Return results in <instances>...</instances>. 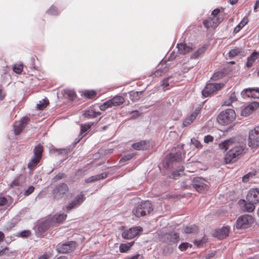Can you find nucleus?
<instances>
[{
	"instance_id": "f257e3e1",
	"label": "nucleus",
	"mask_w": 259,
	"mask_h": 259,
	"mask_svg": "<svg viewBox=\"0 0 259 259\" xmlns=\"http://www.w3.org/2000/svg\"><path fill=\"white\" fill-rule=\"evenodd\" d=\"M236 118V113L234 110L227 109L222 111L218 115L217 120L218 122L224 125L231 123Z\"/></svg>"
},
{
	"instance_id": "f03ea898",
	"label": "nucleus",
	"mask_w": 259,
	"mask_h": 259,
	"mask_svg": "<svg viewBox=\"0 0 259 259\" xmlns=\"http://www.w3.org/2000/svg\"><path fill=\"white\" fill-rule=\"evenodd\" d=\"M152 210L150 202L145 201L136 205L133 209V213L137 217H141L149 213Z\"/></svg>"
},
{
	"instance_id": "7ed1b4c3",
	"label": "nucleus",
	"mask_w": 259,
	"mask_h": 259,
	"mask_svg": "<svg viewBox=\"0 0 259 259\" xmlns=\"http://www.w3.org/2000/svg\"><path fill=\"white\" fill-rule=\"evenodd\" d=\"M42 151L43 147L41 145H38L34 147L33 149L34 155L28 163V167L30 169L32 170L35 168L39 163L41 158Z\"/></svg>"
},
{
	"instance_id": "20e7f679",
	"label": "nucleus",
	"mask_w": 259,
	"mask_h": 259,
	"mask_svg": "<svg viewBox=\"0 0 259 259\" xmlns=\"http://www.w3.org/2000/svg\"><path fill=\"white\" fill-rule=\"evenodd\" d=\"M52 220L48 218L46 220L39 222L33 228L35 234L38 237L43 236L50 227H53Z\"/></svg>"
},
{
	"instance_id": "39448f33",
	"label": "nucleus",
	"mask_w": 259,
	"mask_h": 259,
	"mask_svg": "<svg viewBox=\"0 0 259 259\" xmlns=\"http://www.w3.org/2000/svg\"><path fill=\"white\" fill-rule=\"evenodd\" d=\"M124 99L121 96H115L111 99L105 102L103 104L99 106V109L101 111H105L107 108L112 106H118L123 103Z\"/></svg>"
},
{
	"instance_id": "423d86ee",
	"label": "nucleus",
	"mask_w": 259,
	"mask_h": 259,
	"mask_svg": "<svg viewBox=\"0 0 259 259\" xmlns=\"http://www.w3.org/2000/svg\"><path fill=\"white\" fill-rule=\"evenodd\" d=\"M248 146L252 149L259 147V126H255L249 132Z\"/></svg>"
},
{
	"instance_id": "0eeeda50",
	"label": "nucleus",
	"mask_w": 259,
	"mask_h": 259,
	"mask_svg": "<svg viewBox=\"0 0 259 259\" xmlns=\"http://www.w3.org/2000/svg\"><path fill=\"white\" fill-rule=\"evenodd\" d=\"M253 222V219L251 215H242L238 218L235 226L238 229H246L248 228Z\"/></svg>"
},
{
	"instance_id": "6e6552de",
	"label": "nucleus",
	"mask_w": 259,
	"mask_h": 259,
	"mask_svg": "<svg viewBox=\"0 0 259 259\" xmlns=\"http://www.w3.org/2000/svg\"><path fill=\"white\" fill-rule=\"evenodd\" d=\"M192 185L200 193H203L208 189L207 182L202 178H194L192 181Z\"/></svg>"
},
{
	"instance_id": "1a4fd4ad",
	"label": "nucleus",
	"mask_w": 259,
	"mask_h": 259,
	"mask_svg": "<svg viewBox=\"0 0 259 259\" xmlns=\"http://www.w3.org/2000/svg\"><path fill=\"white\" fill-rule=\"evenodd\" d=\"M68 190L69 188L66 184L61 183L54 188L52 194L55 199H59L62 198Z\"/></svg>"
},
{
	"instance_id": "9d476101",
	"label": "nucleus",
	"mask_w": 259,
	"mask_h": 259,
	"mask_svg": "<svg viewBox=\"0 0 259 259\" xmlns=\"http://www.w3.org/2000/svg\"><path fill=\"white\" fill-rule=\"evenodd\" d=\"M224 84L219 83H210L206 84L204 89L202 91V94L203 96L206 97L217 91L220 90Z\"/></svg>"
},
{
	"instance_id": "9b49d317",
	"label": "nucleus",
	"mask_w": 259,
	"mask_h": 259,
	"mask_svg": "<svg viewBox=\"0 0 259 259\" xmlns=\"http://www.w3.org/2000/svg\"><path fill=\"white\" fill-rule=\"evenodd\" d=\"M76 247L74 241H69L65 243H59L57 246V250L62 253H68L73 251Z\"/></svg>"
},
{
	"instance_id": "f8f14e48",
	"label": "nucleus",
	"mask_w": 259,
	"mask_h": 259,
	"mask_svg": "<svg viewBox=\"0 0 259 259\" xmlns=\"http://www.w3.org/2000/svg\"><path fill=\"white\" fill-rule=\"evenodd\" d=\"M85 197L82 193L76 195L74 198L66 206L67 210L75 208L79 206L85 200Z\"/></svg>"
},
{
	"instance_id": "ddd939ff",
	"label": "nucleus",
	"mask_w": 259,
	"mask_h": 259,
	"mask_svg": "<svg viewBox=\"0 0 259 259\" xmlns=\"http://www.w3.org/2000/svg\"><path fill=\"white\" fill-rule=\"evenodd\" d=\"M142 231V228L141 227L138 226L131 228L122 233V237L126 239H132L139 235Z\"/></svg>"
},
{
	"instance_id": "4468645a",
	"label": "nucleus",
	"mask_w": 259,
	"mask_h": 259,
	"mask_svg": "<svg viewBox=\"0 0 259 259\" xmlns=\"http://www.w3.org/2000/svg\"><path fill=\"white\" fill-rule=\"evenodd\" d=\"M29 118L23 117L20 120L16 121L14 124V131L15 135H19L26 125Z\"/></svg>"
},
{
	"instance_id": "2eb2a0df",
	"label": "nucleus",
	"mask_w": 259,
	"mask_h": 259,
	"mask_svg": "<svg viewBox=\"0 0 259 259\" xmlns=\"http://www.w3.org/2000/svg\"><path fill=\"white\" fill-rule=\"evenodd\" d=\"M177 48L179 53L181 55H185L193 50L192 44L187 45L185 43H180L177 44Z\"/></svg>"
},
{
	"instance_id": "dca6fc26",
	"label": "nucleus",
	"mask_w": 259,
	"mask_h": 259,
	"mask_svg": "<svg viewBox=\"0 0 259 259\" xmlns=\"http://www.w3.org/2000/svg\"><path fill=\"white\" fill-rule=\"evenodd\" d=\"M247 199L248 201H252L256 203L258 202L259 189L252 188L250 189L247 195Z\"/></svg>"
},
{
	"instance_id": "f3484780",
	"label": "nucleus",
	"mask_w": 259,
	"mask_h": 259,
	"mask_svg": "<svg viewBox=\"0 0 259 259\" xmlns=\"http://www.w3.org/2000/svg\"><path fill=\"white\" fill-rule=\"evenodd\" d=\"M132 146L134 149L137 150H144L150 147V144L149 141L143 140L133 144Z\"/></svg>"
},
{
	"instance_id": "a211bd4d",
	"label": "nucleus",
	"mask_w": 259,
	"mask_h": 259,
	"mask_svg": "<svg viewBox=\"0 0 259 259\" xmlns=\"http://www.w3.org/2000/svg\"><path fill=\"white\" fill-rule=\"evenodd\" d=\"M230 228L228 226L222 227L216 230L215 236L219 239H223L228 236Z\"/></svg>"
},
{
	"instance_id": "6ab92c4d",
	"label": "nucleus",
	"mask_w": 259,
	"mask_h": 259,
	"mask_svg": "<svg viewBox=\"0 0 259 259\" xmlns=\"http://www.w3.org/2000/svg\"><path fill=\"white\" fill-rule=\"evenodd\" d=\"M67 214L64 213L57 214L53 217L49 218L53 222V227L56 226L57 224H61L66 219Z\"/></svg>"
},
{
	"instance_id": "aec40b11",
	"label": "nucleus",
	"mask_w": 259,
	"mask_h": 259,
	"mask_svg": "<svg viewBox=\"0 0 259 259\" xmlns=\"http://www.w3.org/2000/svg\"><path fill=\"white\" fill-rule=\"evenodd\" d=\"M25 181V177L23 175H20L16 178L13 181L11 182L10 184H8V185L13 188L15 186H19L22 185Z\"/></svg>"
},
{
	"instance_id": "412c9836",
	"label": "nucleus",
	"mask_w": 259,
	"mask_h": 259,
	"mask_svg": "<svg viewBox=\"0 0 259 259\" xmlns=\"http://www.w3.org/2000/svg\"><path fill=\"white\" fill-rule=\"evenodd\" d=\"M258 57L259 52H253L250 56L247 57L246 66L248 68L251 67L255 60L258 58Z\"/></svg>"
},
{
	"instance_id": "4be33fe9",
	"label": "nucleus",
	"mask_w": 259,
	"mask_h": 259,
	"mask_svg": "<svg viewBox=\"0 0 259 259\" xmlns=\"http://www.w3.org/2000/svg\"><path fill=\"white\" fill-rule=\"evenodd\" d=\"M109 173L108 172H103L100 174L96 175L95 176H92L87 179L85 180L86 183H91L93 182H95L96 181H98L100 180L104 179L106 178Z\"/></svg>"
},
{
	"instance_id": "5701e85b",
	"label": "nucleus",
	"mask_w": 259,
	"mask_h": 259,
	"mask_svg": "<svg viewBox=\"0 0 259 259\" xmlns=\"http://www.w3.org/2000/svg\"><path fill=\"white\" fill-rule=\"evenodd\" d=\"M237 55L245 56V53L242 48L235 47L234 49L231 50L229 52V57L232 58Z\"/></svg>"
},
{
	"instance_id": "b1692460",
	"label": "nucleus",
	"mask_w": 259,
	"mask_h": 259,
	"mask_svg": "<svg viewBox=\"0 0 259 259\" xmlns=\"http://www.w3.org/2000/svg\"><path fill=\"white\" fill-rule=\"evenodd\" d=\"M245 145L244 144H238L233 146L230 150L235 154L236 156L238 157L241 155L244 152Z\"/></svg>"
},
{
	"instance_id": "393cba45",
	"label": "nucleus",
	"mask_w": 259,
	"mask_h": 259,
	"mask_svg": "<svg viewBox=\"0 0 259 259\" xmlns=\"http://www.w3.org/2000/svg\"><path fill=\"white\" fill-rule=\"evenodd\" d=\"M198 112L199 110L196 109L195 111L190 115V116L188 117L184 120L183 125L184 126H186L192 123L196 119Z\"/></svg>"
},
{
	"instance_id": "a878e982",
	"label": "nucleus",
	"mask_w": 259,
	"mask_h": 259,
	"mask_svg": "<svg viewBox=\"0 0 259 259\" xmlns=\"http://www.w3.org/2000/svg\"><path fill=\"white\" fill-rule=\"evenodd\" d=\"M238 158L235 154L230 149L225 155V161L226 163H230L236 161Z\"/></svg>"
},
{
	"instance_id": "bb28decb",
	"label": "nucleus",
	"mask_w": 259,
	"mask_h": 259,
	"mask_svg": "<svg viewBox=\"0 0 259 259\" xmlns=\"http://www.w3.org/2000/svg\"><path fill=\"white\" fill-rule=\"evenodd\" d=\"M206 50L205 46H202L198 48L195 52L192 53L190 56L191 59H197L199 57L201 56L204 53Z\"/></svg>"
},
{
	"instance_id": "cd10ccee",
	"label": "nucleus",
	"mask_w": 259,
	"mask_h": 259,
	"mask_svg": "<svg viewBox=\"0 0 259 259\" xmlns=\"http://www.w3.org/2000/svg\"><path fill=\"white\" fill-rule=\"evenodd\" d=\"M162 64L161 66H159L157 69L153 73V75L154 77H159L162 76L163 74L165 73L168 70V68L165 65L162 67Z\"/></svg>"
},
{
	"instance_id": "c85d7f7f",
	"label": "nucleus",
	"mask_w": 259,
	"mask_h": 259,
	"mask_svg": "<svg viewBox=\"0 0 259 259\" xmlns=\"http://www.w3.org/2000/svg\"><path fill=\"white\" fill-rule=\"evenodd\" d=\"M100 114L101 112L100 111H96L92 108L85 110L83 114L84 117L88 118H93Z\"/></svg>"
},
{
	"instance_id": "c756f323",
	"label": "nucleus",
	"mask_w": 259,
	"mask_h": 259,
	"mask_svg": "<svg viewBox=\"0 0 259 259\" xmlns=\"http://www.w3.org/2000/svg\"><path fill=\"white\" fill-rule=\"evenodd\" d=\"M234 141V139L233 138L225 140L219 144V148L222 150L226 151L231 145H233Z\"/></svg>"
},
{
	"instance_id": "7c9ffc66",
	"label": "nucleus",
	"mask_w": 259,
	"mask_h": 259,
	"mask_svg": "<svg viewBox=\"0 0 259 259\" xmlns=\"http://www.w3.org/2000/svg\"><path fill=\"white\" fill-rule=\"evenodd\" d=\"M237 99L235 93L234 92H232L228 98L223 100V105L230 106L233 102L237 101Z\"/></svg>"
},
{
	"instance_id": "2f4dec72",
	"label": "nucleus",
	"mask_w": 259,
	"mask_h": 259,
	"mask_svg": "<svg viewBox=\"0 0 259 259\" xmlns=\"http://www.w3.org/2000/svg\"><path fill=\"white\" fill-rule=\"evenodd\" d=\"M134 244V241H132L128 243H122L119 246V251L120 252H126Z\"/></svg>"
},
{
	"instance_id": "473e14b6",
	"label": "nucleus",
	"mask_w": 259,
	"mask_h": 259,
	"mask_svg": "<svg viewBox=\"0 0 259 259\" xmlns=\"http://www.w3.org/2000/svg\"><path fill=\"white\" fill-rule=\"evenodd\" d=\"M92 125V124H90L89 123L81 124L80 133L79 134V136H80V139H81L85 135V133L90 129Z\"/></svg>"
},
{
	"instance_id": "72a5a7b5",
	"label": "nucleus",
	"mask_w": 259,
	"mask_h": 259,
	"mask_svg": "<svg viewBox=\"0 0 259 259\" xmlns=\"http://www.w3.org/2000/svg\"><path fill=\"white\" fill-rule=\"evenodd\" d=\"M167 238L170 243H175L179 241V236L177 233H171L168 234Z\"/></svg>"
},
{
	"instance_id": "f704fd0d",
	"label": "nucleus",
	"mask_w": 259,
	"mask_h": 259,
	"mask_svg": "<svg viewBox=\"0 0 259 259\" xmlns=\"http://www.w3.org/2000/svg\"><path fill=\"white\" fill-rule=\"evenodd\" d=\"M198 230V227L195 225H189L186 226L183 229V231L185 233H195Z\"/></svg>"
},
{
	"instance_id": "c9c22d12",
	"label": "nucleus",
	"mask_w": 259,
	"mask_h": 259,
	"mask_svg": "<svg viewBox=\"0 0 259 259\" xmlns=\"http://www.w3.org/2000/svg\"><path fill=\"white\" fill-rule=\"evenodd\" d=\"M256 203L255 202L248 201V202H245L244 203V209L247 212H252L255 208L254 204Z\"/></svg>"
},
{
	"instance_id": "e433bc0d",
	"label": "nucleus",
	"mask_w": 259,
	"mask_h": 259,
	"mask_svg": "<svg viewBox=\"0 0 259 259\" xmlns=\"http://www.w3.org/2000/svg\"><path fill=\"white\" fill-rule=\"evenodd\" d=\"M247 19L244 18L234 29V32H238L247 23Z\"/></svg>"
},
{
	"instance_id": "4c0bfd02",
	"label": "nucleus",
	"mask_w": 259,
	"mask_h": 259,
	"mask_svg": "<svg viewBox=\"0 0 259 259\" xmlns=\"http://www.w3.org/2000/svg\"><path fill=\"white\" fill-rule=\"evenodd\" d=\"M253 88H247L244 89L241 93V96L243 98H249L251 97L250 94H252V91Z\"/></svg>"
},
{
	"instance_id": "58836bf2",
	"label": "nucleus",
	"mask_w": 259,
	"mask_h": 259,
	"mask_svg": "<svg viewBox=\"0 0 259 259\" xmlns=\"http://www.w3.org/2000/svg\"><path fill=\"white\" fill-rule=\"evenodd\" d=\"M203 24L204 25V26L207 28H208L209 27H210L212 28H215L217 24V23L214 24L211 18H209L208 19L204 20L203 22Z\"/></svg>"
},
{
	"instance_id": "ea45409f",
	"label": "nucleus",
	"mask_w": 259,
	"mask_h": 259,
	"mask_svg": "<svg viewBox=\"0 0 259 259\" xmlns=\"http://www.w3.org/2000/svg\"><path fill=\"white\" fill-rule=\"evenodd\" d=\"M83 95L88 99H92L96 96V92L94 90H86L83 92Z\"/></svg>"
},
{
	"instance_id": "a19ab883",
	"label": "nucleus",
	"mask_w": 259,
	"mask_h": 259,
	"mask_svg": "<svg viewBox=\"0 0 259 259\" xmlns=\"http://www.w3.org/2000/svg\"><path fill=\"white\" fill-rule=\"evenodd\" d=\"M49 15H57L59 14V12L58 9L55 7L54 6H52L46 12Z\"/></svg>"
},
{
	"instance_id": "79ce46f5",
	"label": "nucleus",
	"mask_w": 259,
	"mask_h": 259,
	"mask_svg": "<svg viewBox=\"0 0 259 259\" xmlns=\"http://www.w3.org/2000/svg\"><path fill=\"white\" fill-rule=\"evenodd\" d=\"M49 103V101L47 99L41 100L37 104V107L39 110L43 109Z\"/></svg>"
},
{
	"instance_id": "37998d69",
	"label": "nucleus",
	"mask_w": 259,
	"mask_h": 259,
	"mask_svg": "<svg viewBox=\"0 0 259 259\" xmlns=\"http://www.w3.org/2000/svg\"><path fill=\"white\" fill-rule=\"evenodd\" d=\"M259 106V104L258 102H253L249 105L247 106V109H251L252 112L256 109Z\"/></svg>"
},
{
	"instance_id": "c03bdc74",
	"label": "nucleus",
	"mask_w": 259,
	"mask_h": 259,
	"mask_svg": "<svg viewBox=\"0 0 259 259\" xmlns=\"http://www.w3.org/2000/svg\"><path fill=\"white\" fill-rule=\"evenodd\" d=\"M251 98L259 99V88H253L252 91V94H250Z\"/></svg>"
},
{
	"instance_id": "a18cd8bd",
	"label": "nucleus",
	"mask_w": 259,
	"mask_h": 259,
	"mask_svg": "<svg viewBox=\"0 0 259 259\" xmlns=\"http://www.w3.org/2000/svg\"><path fill=\"white\" fill-rule=\"evenodd\" d=\"M172 76H169L167 77L166 78H164L162 81L161 85L163 87V88H165L169 86V80L171 79Z\"/></svg>"
},
{
	"instance_id": "49530a36",
	"label": "nucleus",
	"mask_w": 259,
	"mask_h": 259,
	"mask_svg": "<svg viewBox=\"0 0 259 259\" xmlns=\"http://www.w3.org/2000/svg\"><path fill=\"white\" fill-rule=\"evenodd\" d=\"M13 69L15 73L20 74L23 70V66L22 65H15Z\"/></svg>"
},
{
	"instance_id": "de8ad7c7",
	"label": "nucleus",
	"mask_w": 259,
	"mask_h": 259,
	"mask_svg": "<svg viewBox=\"0 0 259 259\" xmlns=\"http://www.w3.org/2000/svg\"><path fill=\"white\" fill-rule=\"evenodd\" d=\"M134 156L133 153L128 154L123 156L120 160V162H125L131 159Z\"/></svg>"
},
{
	"instance_id": "09e8293b",
	"label": "nucleus",
	"mask_w": 259,
	"mask_h": 259,
	"mask_svg": "<svg viewBox=\"0 0 259 259\" xmlns=\"http://www.w3.org/2000/svg\"><path fill=\"white\" fill-rule=\"evenodd\" d=\"M211 20H212L214 24L217 23L216 24V27L218 26L219 24L221 23L223 20L222 17H220L219 16H213L212 18H211Z\"/></svg>"
},
{
	"instance_id": "8fccbe9b",
	"label": "nucleus",
	"mask_w": 259,
	"mask_h": 259,
	"mask_svg": "<svg viewBox=\"0 0 259 259\" xmlns=\"http://www.w3.org/2000/svg\"><path fill=\"white\" fill-rule=\"evenodd\" d=\"M252 112V111L251 109H247V106L244 108L241 111V115L242 116H247L249 115Z\"/></svg>"
},
{
	"instance_id": "3c124183",
	"label": "nucleus",
	"mask_w": 259,
	"mask_h": 259,
	"mask_svg": "<svg viewBox=\"0 0 259 259\" xmlns=\"http://www.w3.org/2000/svg\"><path fill=\"white\" fill-rule=\"evenodd\" d=\"M254 176V174L252 172H249L244 175L242 178V181L244 183H246L248 181L249 179Z\"/></svg>"
},
{
	"instance_id": "603ef678",
	"label": "nucleus",
	"mask_w": 259,
	"mask_h": 259,
	"mask_svg": "<svg viewBox=\"0 0 259 259\" xmlns=\"http://www.w3.org/2000/svg\"><path fill=\"white\" fill-rule=\"evenodd\" d=\"M66 94L68 95L69 98L73 100L76 97V94L74 91L72 90H68L66 92Z\"/></svg>"
},
{
	"instance_id": "864d4df0",
	"label": "nucleus",
	"mask_w": 259,
	"mask_h": 259,
	"mask_svg": "<svg viewBox=\"0 0 259 259\" xmlns=\"http://www.w3.org/2000/svg\"><path fill=\"white\" fill-rule=\"evenodd\" d=\"M189 245H190L189 243H187V242L182 243L179 246V248L181 251H184V250H186L188 248V247L189 246Z\"/></svg>"
},
{
	"instance_id": "5fc2aeb1",
	"label": "nucleus",
	"mask_w": 259,
	"mask_h": 259,
	"mask_svg": "<svg viewBox=\"0 0 259 259\" xmlns=\"http://www.w3.org/2000/svg\"><path fill=\"white\" fill-rule=\"evenodd\" d=\"M191 141L192 144L193 145H194L195 147L199 148V147H201V144L200 142L198 140L196 139L195 138H193L191 139Z\"/></svg>"
},
{
	"instance_id": "6e6d98bb",
	"label": "nucleus",
	"mask_w": 259,
	"mask_h": 259,
	"mask_svg": "<svg viewBox=\"0 0 259 259\" xmlns=\"http://www.w3.org/2000/svg\"><path fill=\"white\" fill-rule=\"evenodd\" d=\"M34 190V187L33 186L29 187L24 192V194L25 196H28L31 194Z\"/></svg>"
},
{
	"instance_id": "4d7b16f0",
	"label": "nucleus",
	"mask_w": 259,
	"mask_h": 259,
	"mask_svg": "<svg viewBox=\"0 0 259 259\" xmlns=\"http://www.w3.org/2000/svg\"><path fill=\"white\" fill-rule=\"evenodd\" d=\"M213 137L210 135L205 136L204 138V142L206 143L211 142L213 140Z\"/></svg>"
},
{
	"instance_id": "13d9d810",
	"label": "nucleus",
	"mask_w": 259,
	"mask_h": 259,
	"mask_svg": "<svg viewBox=\"0 0 259 259\" xmlns=\"http://www.w3.org/2000/svg\"><path fill=\"white\" fill-rule=\"evenodd\" d=\"M30 232L29 230H24V231H22L20 234V236L22 237H28L30 235Z\"/></svg>"
},
{
	"instance_id": "bf43d9fd",
	"label": "nucleus",
	"mask_w": 259,
	"mask_h": 259,
	"mask_svg": "<svg viewBox=\"0 0 259 259\" xmlns=\"http://www.w3.org/2000/svg\"><path fill=\"white\" fill-rule=\"evenodd\" d=\"M8 203L7 198L5 197H0V206L5 205Z\"/></svg>"
},
{
	"instance_id": "052dcab7",
	"label": "nucleus",
	"mask_w": 259,
	"mask_h": 259,
	"mask_svg": "<svg viewBox=\"0 0 259 259\" xmlns=\"http://www.w3.org/2000/svg\"><path fill=\"white\" fill-rule=\"evenodd\" d=\"M9 253V248L8 247H5L2 250H0V256L4 255H8Z\"/></svg>"
},
{
	"instance_id": "680f3d73",
	"label": "nucleus",
	"mask_w": 259,
	"mask_h": 259,
	"mask_svg": "<svg viewBox=\"0 0 259 259\" xmlns=\"http://www.w3.org/2000/svg\"><path fill=\"white\" fill-rule=\"evenodd\" d=\"M65 174L59 173L55 177L54 179L55 180H61V179L65 178Z\"/></svg>"
},
{
	"instance_id": "e2e57ef3",
	"label": "nucleus",
	"mask_w": 259,
	"mask_h": 259,
	"mask_svg": "<svg viewBox=\"0 0 259 259\" xmlns=\"http://www.w3.org/2000/svg\"><path fill=\"white\" fill-rule=\"evenodd\" d=\"M5 96L6 94L4 92L3 88L0 86V100H3L4 99Z\"/></svg>"
},
{
	"instance_id": "0e129e2a",
	"label": "nucleus",
	"mask_w": 259,
	"mask_h": 259,
	"mask_svg": "<svg viewBox=\"0 0 259 259\" xmlns=\"http://www.w3.org/2000/svg\"><path fill=\"white\" fill-rule=\"evenodd\" d=\"M194 243L198 247H200L203 244V241L201 240H195L194 241Z\"/></svg>"
},
{
	"instance_id": "69168bd1",
	"label": "nucleus",
	"mask_w": 259,
	"mask_h": 259,
	"mask_svg": "<svg viewBox=\"0 0 259 259\" xmlns=\"http://www.w3.org/2000/svg\"><path fill=\"white\" fill-rule=\"evenodd\" d=\"M220 12V9L218 8H217L212 11V12H211V15L213 16H218V15L219 14V13Z\"/></svg>"
},
{
	"instance_id": "338daca9",
	"label": "nucleus",
	"mask_w": 259,
	"mask_h": 259,
	"mask_svg": "<svg viewBox=\"0 0 259 259\" xmlns=\"http://www.w3.org/2000/svg\"><path fill=\"white\" fill-rule=\"evenodd\" d=\"M176 57H177V54H176V53L174 52H172L170 53V54L168 57V60H172L175 59V58H176Z\"/></svg>"
},
{
	"instance_id": "774afa93",
	"label": "nucleus",
	"mask_w": 259,
	"mask_h": 259,
	"mask_svg": "<svg viewBox=\"0 0 259 259\" xmlns=\"http://www.w3.org/2000/svg\"><path fill=\"white\" fill-rule=\"evenodd\" d=\"M180 175V174L179 172V171L177 170H175L172 171L171 174V178L176 179L177 177L179 176Z\"/></svg>"
}]
</instances>
